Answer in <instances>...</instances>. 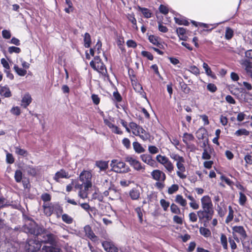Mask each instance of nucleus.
Masks as SVG:
<instances>
[{"mask_svg":"<svg viewBox=\"0 0 252 252\" xmlns=\"http://www.w3.org/2000/svg\"><path fill=\"white\" fill-rule=\"evenodd\" d=\"M201 203L202 210L197 212L198 218L200 220L208 222L212 219L214 212L211 199L208 195L204 196L201 198Z\"/></svg>","mask_w":252,"mask_h":252,"instance_id":"obj_1","label":"nucleus"},{"mask_svg":"<svg viewBox=\"0 0 252 252\" xmlns=\"http://www.w3.org/2000/svg\"><path fill=\"white\" fill-rule=\"evenodd\" d=\"M29 232L36 236L41 243H48L51 246L55 243V236L43 227L36 226L34 229H31Z\"/></svg>","mask_w":252,"mask_h":252,"instance_id":"obj_2","label":"nucleus"},{"mask_svg":"<svg viewBox=\"0 0 252 252\" xmlns=\"http://www.w3.org/2000/svg\"><path fill=\"white\" fill-rule=\"evenodd\" d=\"M234 239L237 242L248 239L247 233L242 226H234L232 227Z\"/></svg>","mask_w":252,"mask_h":252,"instance_id":"obj_3","label":"nucleus"},{"mask_svg":"<svg viewBox=\"0 0 252 252\" xmlns=\"http://www.w3.org/2000/svg\"><path fill=\"white\" fill-rule=\"evenodd\" d=\"M130 126L132 129L133 133L136 136H139L143 141H145L150 139V134L142 127L138 126L135 123L130 124Z\"/></svg>","mask_w":252,"mask_h":252,"instance_id":"obj_4","label":"nucleus"},{"mask_svg":"<svg viewBox=\"0 0 252 252\" xmlns=\"http://www.w3.org/2000/svg\"><path fill=\"white\" fill-rule=\"evenodd\" d=\"M91 179L92 174L88 171H82L79 176V180L83 183V184H84L85 188L92 187Z\"/></svg>","mask_w":252,"mask_h":252,"instance_id":"obj_5","label":"nucleus"},{"mask_svg":"<svg viewBox=\"0 0 252 252\" xmlns=\"http://www.w3.org/2000/svg\"><path fill=\"white\" fill-rule=\"evenodd\" d=\"M41 243L37 238L36 236L34 239L28 241V245L26 246L27 252H35L40 249Z\"/></svg>","mask_w":252,"mask_h":252,"instance_id":"obj_6","label":"nucleus"},{"mask_svg":"<svg viewBox=\"0 0 252 252\" xmlns=\"http://www.w3.org/2000/svg\"><path fill=\"white\" fill-rule=\"evenodd\" d=\"M127 162L136 171H144L145 170V166L142 165L141 162L134 157H127Z\"/></svg>","mask_w":252,"mask_h":252,"instance_id":"obj_7","label":"nucleus"},{"mask_svg":"<svg viewBox=\"0 0 252 252\" xmlns=\"http://www.w3.org/2000/svg\"><path fill=\"white\" fill-rule=\"evenodd\" d=\"M110 165L112 169L116 172H124L125 171V163L117 159L112 160Z\"/></svg>","mask_w":252,"mask_h":252,"instance_id":"obj_8","label":"nucleus"},{"mask_svg":"<svg viewBox=\"0 0 252 252\" xmlns=\"http://www.w3.org/2000/svg\"><path fill=\"white\" fill-rule=\"evenodd\" d=\"M132 70H128V74L131 80L133 88L136 92L139 93L140 94H142V93H143L142 87L139 83H138L137 82L135 75L132 74Z\"/></svg>","mask_w":252,"mask_h":252,"instance_id":"obj_9","label":"nucleus"},{"mask_svg":"<svg viewBox=\"0 0 252 252\" xmlns=\"http://www.w3.org/2000/svg\"><path fill=\"white\" fill-rule=\"evenodd\" d=\"M152 178L156 181H165L166 179V175L162 171L159 169L154 170L151 173Z\"/></svg>","mask_w":252,"mask_h":252,"instance_id":"obj_10","label":"nucleus"},{"mask_svg":"<svg viewBox=\"0 0 252 252\" xmlns=\"http://www.w3.org/2000/svg\"><path fill=\"white\" fill-rule=\"evenodd\" d=\"M185 162H181L176 163V165L177 168L176 173L177 176L182 179H185L187 178V175L185 174L186 172Z\"/></svg>","mask_w":252,"mask_h":252,"instance_id":"obj_11","label":"nucleus"},{"mask_svg":"<svg viewBox=\"0 0 252 252\" xmlns=\"http://www.w3.org/2000/svg\"><path fill=\"white\" fill-rule=\"evenodd\" d=\"M90 65L94 70L97 71L102 75H106L107 73V70L103 63H99L97 64H95V63H94V61H92L90 62Z\"/></svg>","mask_w":252,"mask_h":252,"instance_id":"obj_12","label":"nucleus"},{"mask_svg":"<svg viewBox=\"0 0 252 252\" xmlns=\"http://www.w3.org/2000/svg\"><path fill=\"white\" fill-rule=\"evenodd\" d=\"M141 160L148 165L155 167L156 166V161L153 159L152 156L148 154H143L140 156Z\"/></svg>","mask_w":252,"mask_h":252,"instance_id":"obj_13","label":"nucleus"},{"mask_svg":"<svg viewBox=\"0 0 252 252\" xmlns=\"http://www.w3.org/2000/svg\"><path fill=\"white\" fill-rule=\"evenodd\" d=\"M84 231L87 236L92 241H96L97 240L96 236L92 231L91 227L89 225H86L84 228Z\"/></svg>","mask_w":252,"mask_h":252,"instance_id":"obj_14","label":"nucleus"},{"mask_svg":"<svg viewBox=\"0 0 252 252\" xmlns=\"http://www.w3.org/2000/svg\"><path fill=\"white\" fill-rule=\"evenodd\" d=\"M60 249L57 247H54L52 246H44L41 250L36 251L35 252H60Z\"/></svg>","mask_w":252,"mask_h":252,"instance_id":"obj_15","label":"nucleus"},{"mask_svg":"<svg viewBox=\"0 0 252 252\" xmlns=\"http://www.w3.org/2000/svg\"><path fill=\"white\" fill-rule=\"evenodd\" d=\"M140 187L137 186L129 191V196L133 200L138 199L140 196Z\"/></svg>","mask_w":252,"mask_h":252,"instance_id":"obj_16","label":"nucleus"},{"mask_svg":"<svg viewBox=\"0 0 252 252\" xmlns=\"http://www.w3.org/2000/svg\"><path fill=\"white\" fill-rule=\"evenodd\" d=\"M32 98L29 93L25 94L22 97L21 101V106L24 108H26L32 102Z\"/></svg>","mask_w":252,"mask_h":252,"instance_id":"obj_17","label":"nucleus"},{"mask_svg":"<svg viewBox=\"0 0 252 252\" xmlns=\"http://www.w3.org/2000/svg\"><path fill=\"white\" fill-rule=\"evenodd\" d=\"M69 177L68 173L64 170L61 169L55 174L54 179L59 182L61 178H69Z\"/></svg>","mask_w":252,"mask_h":252,"instance_id":"obj_18","label":"nucleus"},{"mask_svg":"<svg viewBox=\"0 0 252 252\" xmlns=\"http://www.w3.org/2000/svg\"><path fill=\"white\" fill-rule=\"evenodd\" d=\"M104 123L108 127L111 128L113 132L117 134H121L122 131L119 130V128L116 126H115L111 122L107 119H104Z\"/></svg>","mask_w":252,"mask_h":252,"instance_id":"obj_19","label":"nucleus"},{"mask_svg":"<svg viewBox=\"0 0 252 252\" xmlns=\"http://www.w3.org/2000/svg\"><path fill=\"white\" fill-rule=\"evenodd\" d=\"M203 68L205 71L206 75L213 79H216V76L211 70L210 67L209 66L207 63H204L202 65Z\"/></svg>","mask_w":252,"mask_h":252,"instance_id":"obj_20","label":"nucleus"},{"mask_svg":"<svg viewBox=\"0 0 252 252\" xmlns=\"http://www.w3.org/2000/svg\"><path fill=\"white\" fill-rule=\"evenodd\" d=\"M125 41L124 38L122 37H118L117 39V44L121 50V53L123 54H125Z\"/></svg>","mask_w":252,"mask_h":252,"instance_id":"obj_21","label":"nucleus"},{"mask_svg":"<svg viewBox=\"0 0 252 252\" xmlns=\"http://www.w3.org/2000/svg\"><path fill=\"white\" fill-rule=\"evenodd\" d=\"M175 202L183 207H185L187 205V200L183 198V196L178 194L176 196Z\"/></svg>","mask_w":252,"mask_h":252,"instance_id":"obj_22","label":"nucleus"},{"mask_svg":"<svg viewBox=\"0 0 252 252\" xmlns=\"http://www.w3.org/2000/svg\"><path fill=\"white\" fill-rule=\"evenodd\" d=\"M0 94L1 95L6 97H10L11 95V92L9 88L6 86H0Z\"/></svg>","mask_w":252,"mask_h":252,"instance_id":"obj_23","label":"nucleus"},{"mask_svg":"<svg viewBox=\"0 0 252 252\" xmlns=\"http://www.w3.org/2000/svg\"><path fill=\"white\" fill-rule=\"evenodd\" d=\"M95 164L100 171H104L108 168V162L101 160L96 161Z\"/></svg>","mask_w":252,"mask_h":252,"instance_id":"obj_24","label":"nucleus"},{"mask_svg":"<svg viewBox=\"0 0 252 252\" xmlns=\"http://www.w3.org/2000/svg\"><path fill=\"white\" fill-rule=\"evenodd\" d=\"M133 149L136 153L140 154L145 152V149L138 142H134L132 144Z\"/></svg>","mask_w":252,"mask_h":252,"instance_id":"obj_25","label":"nucleus"},{"mask_svg":"<svg viewBox=\"0 0 252 252\" xmlns=\"http://www.w3.org/2000/svg\"><path fill=\"white\" fill-rule=\"evenodd\" d=\"M194 139V137L192 134L185 133L183 136V141L185 144H187L190 141Z\"/></svg>","mask_w":252,"mask_h":252,"instance_id":"obj_26","label":"nucleus"},{"mask_svg":"<svg viewBox=\"0 0 252 252\" xmlns=\"http://www.w3.org/2000/svg\"><path fill=\"white\" fill-rule=\"evenodd\" d=\"M241 241L246 252H251V250L252 248V243L250 241H247V239Z\"/></svg>","mask_w":252,"mask_h":252,"instance_id":"obj_27","label":"nucleus"},{"mask_svg":"<svg viewBox=\"0 0 252 252\" xmlns=\"http://www.w3.org/2000/svg\"><path fill=\"white\" fill-rule=\"evenodd\" d=\"M200 233L205 238H208L211 236V231L205 227H201L199 228Z\"/></svg>","mask_w":252,"mask_h":252,"instance_id":"obj_28","label":"nucleus"},{"mask_svg":"<svg viewBox=\"0 0 252 252\" xmlns=\"http://www.w3.org/2000/svg\"><path fill=\"white\" fill-rule=\"evenodd\" d=\"M148 39L149 41L154 45L158 47L159 46V45L160 44L159 40V38L158 36L151 35L149 36Z\"/></svg>","mask_w":252,"mask_h":252,"instance_id":"obj_29","label":"nucleus"},{"mask_svg":"<svg viewBox=\"0 0 252 252\" xmlns=\"http://www.w3.org/2000/svg\"><path fill=\"white\" fill-rule=\"evenodd\" d=\"M84 46L86 48H89L91 44V38L90 34L86 32L84 35Z\"/></svg>","mask_w":252,"mask_h":252,"instance_id":"obj_30","label":"nucleus"},{"mask_svg":"<svg viewBox=\"0 0 252 252\" xmlns=\"http://www.w3.org/2000/svg\"><path fill=\"white\" fill-rule=\"evenodd\" d=\"M13 68L15 71L21 76H24L27 74V70L24 68L19 67L17 64L14 65Z\"/></svg>","mask_w":252,"mask_h":252,"instance_id":"obj_31","label":"nucleus"},{"mask_svg":"<svg viewBox=\"0 0 252 252\" xmlns=\"http://www.w3.org/2000/svg\"><path fill=\"white\" fill-rule=\"evenodd\" d=\"M170 156L172 159H173L174 161H176V163L185 162V158L183 157L180 156V155L177 154L172 153V154L170 155Z\"/></svg>","mask_w":252,"mask_h":252,"instance_id":"obj_32","label":"nucleus"},{"mask_svg":"<svg viewBox=\"0 0 252 252\" xmlns=\"http://www.w3.org/2000/svg\"><path fill=\"white\" fill-rule=\"evenodd\" d=\"M228 215L226 217V219L225 220L226 223H229L232 220L233 217H234V211L231 206H228Z\"/></svg>","mask_w":252,"mask_h":252,"instance_id":"obj_33","label":"nucleus"},{"mask_svg":"<svg viewBox=\"0 0 252 252\" xmlns=\"http://www.w3.org/2000/svg\"><path fill=\"white\" fill-rule=\"evenodd\" d=\"M163 166H164V167L165 168V169H166V170L167 171V173L169 174L171 173L172 171H173L174 170V165L170 160H169L167 162V163L165 164Z\"/></svg>","mask_w":252,"mask_h":252,"instance_id":"obj_34","label":"nucleus"},{"mask_svg":"<svg viewBox=\"0 0 252 252\" xmlns=\"http://www.w3.org/2000/svg\"><path fill=\"white\" fill-rule=\"evenodd\" d=\"M234 35V31L229 27H226L225 33V38L229 40L231 39Z\"/></svg>","mask_w":252,"mask_h":252,"instance_id":"obj_35","label":"nucleus"},{"mask_svg":"<svg viewBox=\"0 0 252 252\" xmlns=\"http://www.w3.org/2000/svg\"><path fill=\"white\" fill-rule=\"evenodd\" d=\"M90 188H85V186H84V189L82 190H79L78 192V196L82 199H86L88 197V191Z\"/></svg>","mask_w":252,"mask_h":252,"instance_id":"obj_36","label":"nucleus"},{"mask_svg":"<svg viewBox=\"0 0 252 252\" xmlns=\"http://www.w3.org/2000/svg\"><path fill=\"white\" fill-rule=\"evenodd\" d=\"M210 150H209L207 148H204L203 152L202 153V158L203 159H210L211 158L210 155V152L211 149L209 147Z\"/></svg>","mask_w":252,"mask_h":252,"instance_id":"obj_37","label":"nucleus"},{"mask_svg":"<svg viewBox=\"0 0 252 252\" xmlns=\"http://www.w3.org/2000/svg\"><path fill=\"white\" fill-rule=\"evenodd\" d=\"M171 212L175 214H181V211L180 208L175 204L172 203L170 206Z\"/></svg>","mask_w":252,"mask_h":252,"instance_id":"obj_38","label":"nucleus"},{"mask_svg":"<svg viewBox=\"0 0 252 252\" xmlns=\"http://www.w3.org/2000/svg\"><path fill=\"white\" fill-rule=\"evenodd\" d=\"M220 242L224 249H227V240L226 235L224 234H221L220 235Z\"/></svg>","mask_w":252,"mask_h":252,"instance_id":"obj_39","label":"nucleus"},{"mask_svg":"<svg viewBox=\"0 0 252 252\" xmlns=\"http://www.w3.org/2000/svg\"><path fill=\"white\" fill-rule=\"evenodd\" d=\"M43 208L44 213L46 216H50L51 215L53 212V209L50 206L48 205L47 204H44L43 205Z\"/></svg>","mask_w":252,"mask_h":252,"instance_id":"obj_40","label":"nucleus"},{"mask_svg":"<svg viewBox=\"0 0 252 252\" xmlns=\"http://www.w3.org/2000/svg\"><path fill=\"white\" fill-rule=\"evenodd\" d=\"M23 174L21 170H17L15 172L14 178L17 183H20L22 179Z\"/></svg>","mask_w":252,"mask_h":252,"instance_id":"obj_41","label":"nucleus"},{"mask_svg":"<svg viewBox=\"0 0 252 252\" xmlns=\"http://www.w3.org/2000/svg\"><path fill=\"white\" fill-rule=\"evenodd\" d=\"M15 153L20 156L26 157L28 155V152L24 149H21L19 147H15Z\"/></svg>","mask_w":252,"mask_h":252,"instance_id":"obj_42","label":"nucleus"},{"mask_svg":"<svg viewBox=\"0 0 252 252\" xmlns=\"http://www.w3.org/2000/svg\"><path fill=\"white\" fill-rule=\"evenodd\" d=\"M249 131L244 128L240 129L236 131V132H235V134L237 136H240L241 135L247 136L249 134Z\"/></svg>","mask_w":252,"mask_h":252,"instance_id":"obj_43","label":"nucleus"},{"mask_svg":"<svg viewBox=\"0 0 252 252\" xmlns=\"http://www.w3.org/2000/svg\"><path fill=\"white\" fill-rule=\"evenodd\" d=\"M188 70L195 75H198L200 74V70L199 68L195 65H191L189 66Z\"/></svg>","mask_w":252,"mask_h":252,"instance_id":"obj_44","label":"nucleus"},{"mask_svg":"<svg viewBox=\"0 0 252 252\" xmlns=\"http://www.w3.org/2000/svg\"><path fill=\"white\" fill-rule=\"evenodd\" d=\"M239 202L241 205H244L247 201L246 196L242 192H239Z\"/></svg>","mask_w":252,"mask_h":252,"instance_id":"obj_45","label":"nucleus"},{"mask_svg":"<svg viewBox=\"0 0 252 252\" xmlns=\"http://www.w3.org/2000/svg\"><path fill=\"white\" fill-rule=\"evenodd\" d=\"M62 220H63L68 224H70L73 221L72 218L68 215L67 214H64L62 215Z\"/></svg>","mask_w":252,"mask_h":252,"instance_id":"obj_46","label":"nucleus"},{"mask_svg":"<svg viewBox=\"0 0 252 252\" xmlns=\"http://www.w3.org/2000/svg\"><path fill=\"white\" fill-rule=\"evenodd\" d=\"M160 204L164 211H166L169 206L170 203L164 199L160 200Z\"/></svg>","mask_w":252,"mask_h":252,"instance_id":"obj_47","label":"nucleus"},{"mask_svg":"<svg viewBox=\"0 0 252 252\" xmlns=\"http://www.w3.org/2000/svg\"><path fill=\"white\" fill-rule=\"evenodd\" d=\"M174 19L176 23L180 25H183L187 26L189 24V23L186 19L183 18H175Z\"/></svg>","mask_w":252,"mask_h":252,"instance_id":"obj_48","label":"nucleus"},{"mask_svg":"<svg viewBox=\"0 0 252 252\" xmlns=\"http://www.w3.org/2000/svg\"><path fill=\"white\" fill-rule=\"evenodd\" d=\"M140 11L142 12L143 15L145 17L148 18L151 17V13L150 12V10L146 8H139Z\"/></svg>","mask_w":252,"mask_h":252,"instance_id":"obj_49","label":"nucleus"},{"mask_svg":"<svg viewBox=\"0 0 252 252\" xmlns=\"http://www.w3.org/2000/svg\"><path fill=\"white\" fill-rule=\"evenodd\" d=\"M25 170L28 173L32 176H35L36 174V170L35 168L31 166H27Z\"/></svg>","mask_w":252,"mask_h":252,"instance_id":"obj_50","label":"nucleus"},{"mask_svg":"<svg viewBox=\"0 0 252 252\" xmlns=\"http://www.w3.org/2000/svg\"><path fill=\"white\" fill-rule=\"evenodd\" d=\"M110 196L109 198L114 199L115 197L118 196V192L116 190L112 187L109 188Z\"/></svg>","mask_w":252,"mask_h":252,"instance_id":"obj_51","label":"nucleus"},{"mask_svg":"<svg viewBox=\"0 0 252 252\" xmlns=\"http://www.w3.org/2000/svg\"><path fill=\"white\" fill-rule=\"evenodd\" d=\"M179 189V187L178 185L173 184L171 187H170L168 189V193L169 194H172L177 191Z\"/></svg>","mask_w":252,"mask_h":252,"instance_id":"obj_52","label":"nucleus"},{"mask_svg":"<svg viewBox=\"0 0 252 252\" xmlns=\"http://www.w3.org/2000/svg\"><path fill=\"white\" fill-rule=\"evenodd\" d=\"M184 216L180 217L178 215H175L173 218V221L178 224H182L183 222Z\"/></svg>","mask_w":252,"mask_h":252,"instance_id":"obj_53","label":"nucleus"},{"mask_svg":"<svg viewBox=\"0 0 252 252\" xmlns=\"http://www.w3.org/2000/svg\"><path fill=\"white\" fill-rule=\"evenodd\" d=\"M197 217H198L197 214H196L194 212H191L189 215V220L192 222H195L197 221Z\"/></svg>","mask_w":252,"mask_h":252,"instance_id":"obj_54","label":"nucleus"},{"mask_svg":"<svg viewBox=\"0 0 252 252\" xmlns=\"http://www.w3.org/2000/svg\"><path fill=\"white\" fill-rule=\"evenodd\" d=\"M149 152L151 154H156L159 152V149L158 148L155 146H149L148 147Z\"/></svg>","mask_w":252,"mask_h":252,"instance_id":"obj_55","label":"nucleus"},{"mask_svg":"<svg viewBox=\"0 0 252 252\" xmlns=\"http://www.w3.org/2000/svg\"><path fill=\"white\" fill-rule=\"evenodd\" d=\"M244 160L247 164H252V153L247 154L244 157Z\"/></svg>","mask_w":252,"mask_h":252,"instance_id":"obj_56","label":"nucleus"},{"mask_svg":"<svg viewBox=\"0 0 252 252\" xmlns=\"http://www.w3.org/2000/svg\"><path fill=\"white\" fill-rule=\"evenodd\" d=\"M8 51L10 54L13 53H19L21 52V49L19 47L11 46L8 48Z\"/></svg>","mask_w":252,"mask_h":252,"instance_id":"obj_57","label":"nucleus"},{"mask_svg":"<svg viewBox=\"0 0 252 252\" xmlns=\"http://www.w3.org/2000/svg\"><path fill=\"white\" fill-rule=\"evenodd\" d=\"M207 90L211 93H215L217 90L216 86L212 83H209L207 86Z\"/></svg>","mask_w":252,"mask_h":252,"instance_id":"obj_58","label":"nucleus"},{"mask_svg":"<svg viewBox=\"0 0 252 252\" xmlns=\"http://www.w3.org/2000/svg\"><path fill=\"white\" fill-rule=\"evenodd\" d=\"M141 54L143 57L147 58L149 60L152 61L153 60V56L149 52L143 51L141 52Z\"/></svg>","mask_w":252,"mask_h":252,"instance_id":"obj_59","label":"nucleus"},{"mask_svg":"<svg viewBox=\"0 0 252 252\" xmlns=\"http://www.w3.org/2000/svg\"><path fill=\"white\" fill-rule=\"evenodd\" d=\"M2 36L5 39H9L11 36L10 31L4 30L2 31Z\"/></svg>","mask_w":252,"mask_h":252,"instance_id":"obj_60","label":"nucleus"},{"mask_svg":"<svg viewBox=\"0 0 252 252\" xmlns=\"http://www.w3.org/2000/svg\"><path fill=\"white\" fill-rule=\"evenodd\" d=\"M240 86H244L245 88L248 91H251L252 89V86L251 84L247 82H243L242 83H238Z\"/></svg>","mask_w":252,"mask_h":252,"instance_id":"obj_61","label":"nucleus"},{"mask_svg":"<svg viewBox=\"0 0 252 252\" xmlns=\"http://www.w3.org/2000/svg\"><path fill=\"white\" fill-rule=\"evenodd\" d=\"M155 187L159 189H163L165 187L164 181H157V182L155 184Z\"/></svg>","mask_w":252,"mask_h":252,"instance_id":"obj_62","label":"nucleus"},{"mask_svg":"<svg viewBox=\"0 0 252 252\" xmlns=\"http://www.w3.org/2000/svg\"><path fill=\"white\" fill-rule=\"evenodd\" d=\"M190 207L194 210H197L199 208V204L196 202L195 199L193 201H191L189 203Z\"/></svg>","mask_w":252,"mask_h":252,"instance_id":"obj_63","label":"nucleus"},{"mask_svg":"<svg viewBox=\"0 0 252 252\" xmlns=\"http://www.w3.org/2000/svg\"><path fill=\"white\" fill-rule=\"evenodd\" d=\"M246 60H249L251 62L252 60V50H249L245 52Z\"/></svg>","mask_w":252,"mask_h":252,"instance_id":"obj_64","label":"nucleus"}]
</instances>
